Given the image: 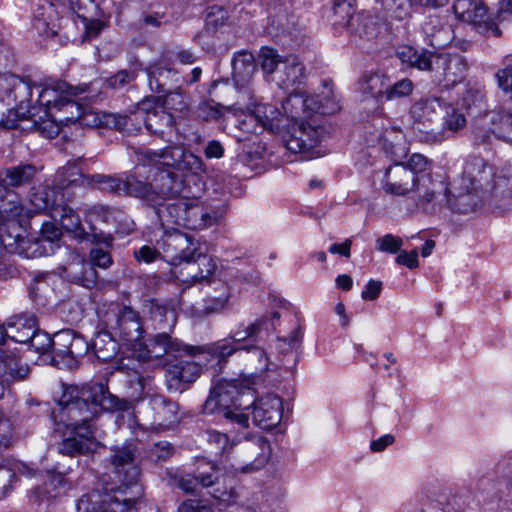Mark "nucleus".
<instances>
[{
	"instance_id": "f257e3e1",
	"label": "nucleus",
	"mask_w": 512,
	"mask_h": 512,
	"mask_svg": "<svg viewBox=\"0 0 512 512\" xmlns=\"http://www.w3.org/2000/svg\"><path fill=\"white\" fill-rule=\"evenodd\" d=\"M58 405L66 410L74 421L72 437L62 441L59 452L68 456L85 455L95 452L100 446L97 428L92 423L100 410H128L142 399L144 386H139L138 394L118 398L109 392L108 386H60Z\"/></svg>"
},
{
	"instance_id": "f03ea898",
	"label": "nucleus",
	"mask_w": 512,
	"mask_h": 512,
	"mask_svg": "<svg viewBox=\"0 0 512 512\" xmlns=\"http://www.w3.org/2000/svg\"><path fill=\"white\" fill-rule=\"evenodd\" d=\"M36 173L35 166L31 164H20L0 171V242L9 253L24 257L37 253V249L29 252L37 243H32L25 236L30 211L10 188L29 184Z\"/></svg>"
},
{
	"instance_id": "7ed1b4c3",
	"label": "nucleus",
	"mask_w": 512,
	"mask_h": 512,
	"mask_svg": "<svg viewBox=\"0 0 512 512\" xmlns=\"http://www.w3.org/2000/svg\"><path fill=\"white\" fill-rule=\"evenodd\" d=\"M272 446L261 434H247L233 440L228 449L227 464L235 473L252 474L262 470L270 461Z\"/></svg>"
},
{
	"instance_id": "20e7f679",
	"label": "nucleus",
	"mask_w": 512,
	"mask_h": 512,
	"mask_svg": "<svg viewBox=\"0 0 512 512\" xmlns=\"http://www.w3.org/2000/svg\"><path fill=\"white\" fill-rule=\"evenodd\" d=\"M182 192V179L171 172L160 173L153 183H146L132 174H123L122 194L139 198L148 206L159 199Z\"/></svg>"
},
{
	"instance_id": "39448f33",
	"label": "nucleus",
	"mask_w": 512,
	"mask_h": 512,
	"mask_svg": "<svg viewBox=\"0 0 512 512\" xmlns=\"http://www.w3.org/2000/svg\"><path fill=\"white\" fill-rule=\"evenodd\" d=\"M305 79V67L295 55L286 56L282 68L272 77V82L289 94L283 101L282 108L291 117H294V105H298L300 108H310V102L313 100L300 91Z\"/></svg>"
},
{
	"instance_id": "423d86ee",
	"label": "nucleus",
	"mask_w": 512,
	"mask_h": 512,
	"mask_svg": "<svg viewBox=\"0 0 512 512\" xmlns=\"http://www.w3.org/2000/svg\"><path fill=\"white\" fill-rule=\"evenodd\" d=\"M359 88L363 95L381 103L409 96L413 91L414 84L408 78L391 82L390 77L385 73L367 72L359 80Z\"/></svg>"
},
{
	"instance_id": "0eeeda50",
	"label": "nucleus",
	"mask_w": 512,
	"mask_h": 512,
	"mask_svg": "<svg viewBox=\"0 0 512 512\" xmlns=\"http://www.w3.org/2000/svg\"><path fill=\"white\" fill-rule=\"evenodd\" d=\"M56 184L60 189H67L69 186L99 187L100 189L122 194L123 175L110 176L104 174L86 175L76 164L67 163L57 171Z\"/></svg>"
},
{
	"instance_id": "6e6552de",
	"label": "nucleus",
	"mask_w": 512,
	"mask_h": 512,
	"mask_svg": "<svg viewBox=\"0 0 512 512\" xmlns=\"http://www.w3.org/2000/svg\"><path fill=\"white\" fill-rule=\"evenodd\" d=\"M140 155L144 165H161L181 172L193 173L204 169V163L199 156L179 145L166 147L158 151L141 150Z\"/></svg>"
},
{
	"instance_id": "1a4fd4ad",
	"label": "nucleus",
	"mask_w": 512,
	"mask_h": 512,
	"mask_svg": "<svg viewBox=\"0 0 512 512\" xmlns=\"http://www.w3.org/2000/svg\"><path fill=\"white\" fill-rule=\"evenodd\" d=\"M498 87L505 93H510V105L506 109L488 111V120L494 127L495 138L512 143V55L504 60V67L495 75Z\"/></svg>"
},
{
	"instance_id": "9d476101",
	"label": "nucleus",
	"mask_w": 512,
	"mask_h": 512,
	"mask_svg": "<svg viewBox=\"0 0 512 512\" xmlns=\"http://www.w3.org/2000/svg\"><path fill=\"white\" fill-rule=\"evenodd\" d=\"M108 328L111 333L119 340L125 342L131 349L137 352L143 348L144 344L141 342L144 329L141 317L131 307H123L115 314L114 318L108 322Z\"/></svg>"
},
{
	"instance_id": "9b49d317",
	"label": "nucleus",
	"mask_w": 512,
	"mask_h": 512,
	"mask_svg": "<svg viewBox=\"0 0 512 512\" xmlns=\"http://www.w3.org/2000/svg\"><path fill=\"white\" fill-rule=\"evenodd\" d=\"M448 193L449 188L444 181L423 176L412 195L416 208L432 215L446 207Z\"/></svg>"
},
{
	"instance_id": "f8f14e48",
	"label": "nucleus",
	"mask_w": 512,
	"mask_h": 512,
	"mask_svg": "<svg viewBox=\"0 0 512 512\" xmlns=\"http://www.w3.org/2000/svg\"><path fill=\"white\" fill-rule=\"evenodd\" d=\"M161 258L171 265L190 261L197 253L199 243L188 234L178 230L166 232L158 241Z\"/></svg>"
},
{
	"instance_id": "ddd939ff",
	"label": "nucleus",
	"mask_w": 512,
	"mask_h": 512,
	"mask_svg": "<svg viewBox=\"0 0 512 512\" xmlns=\"http://www.w3.org/2000/svg\"><path fill=\"white\" fill-rule=\"evenodd\" d=\"M196 346L183 343L180 339L174 338L166 330L161 331L151 337L148 344L141 348L136 357L139 360H150L152 358H162L165 355L178 357L183 354L195 356Z\"/></svg>"
},
{
	"instance_id": "4468645a",
	"label": "nucleus",
	"mask_w": 512,
	"mask_h": 512,
	"mask_svg": "<svg viewBox=\"0 0 512 512\" xmlns=\"http://www.w3.org/2000/svg\"><path fill=\"white\" fill-rule=\"evenodd\" d=\"M468 64L466 59L458 54L442 53L431 54V68L434 80L443 83L445 87H452L460 83L466 75Z\"/></svg>"
},
{
	"instance_id": "2eb2a0df",
	"label": "nucleus",
	"mask_w": 512,
	"mask_h": 512,
	"mask_svg": "<svg viewBox=\"0 0 512 512\" xmlns=\"http://www.w3.org/2000/svg\"><path fill=\"white\" fill-rule=\"evenodd\" d=\"M453 11L459 20L472 24L477 32L486 36H501L495 22L484 20L487 9L482 0H454Z\"/></svg>"
},
{
	"instance_id": "dca6fc26",
	"label": "nucleus",
	"mask_w": 512,
	"mask_h": 512,
	"mask_svg": "<svg viewBox=\"0 0 512 512\" xmlns=\"http://www.w3.org/2000/svg\"><path fill=\"white\" fill-rule=\"evenodd\" d=\"M324 127L301 121L285 141L286 148L292 153L305 154L308 157H315L319 152L314 149L320 144L325 135Z\"/></svg>"
},
{
	"instance_id": "f3484780",
	"label": "nucleus",
	"mask_w": 512,
	"mask_h": 512,
	"mask_svg": "<svg viewBox=\"0 0 512 512\" xmlns=\"http://www.w3.org/2000/svg\"><path fill=\"white\" fill-rule=\"evenodd\" d=\"M422 178L414 175L405 163L395 162L384 173L382 189L393 196H407L413 194Z\"/></svg>"
},
{
	"instance_id": "a211bd4d",
	"label": "nucleus",
	"mask_w": 512,
	"mask_h": 512,
	"mask_svg": "<svg viewBox=\"0 0 512 512\" xmlns=\"http://www.w3.org/2000/svg\"><path fill=\"white\" fill-rule=\"evenodd\" d=\"M495 172L489 163L479 156H469L465 160L462 175L459 181L465 187H472V190L483 193V199L487 196Z\"/></svg>"
},
{
	"instance_id": "6ab92c4d",
	"label": "nucleus",
	"mask_w": 512,
	"mask_h": 512,
	"mask_svg": "<svg viewBox=\"0 0 512 512\" xmlns=\"http://www.w3.org/2000/svg\"><path fill=\"white\" fill-rule=\"evenodd\" d=\"M442 128L438 130H419V139L428 144H440L449 138V133H456L466 126L465 115L456 107L444 102Z\"/></svg>"
},
{
	"instance_id": "aec40b11",
	"label": "nucleus",
	"mask_w": 512,
	"mask_h": 512,
	"mask_svg": "<svg viewBox=\"0 0 512 512\" xmlns=\"http://www.w3.org/2000/svg\"><path fill=\"white\" fill-rule=\"evenodd\" d=\"M148 85L151 91L164 93L163 95L179 93L183 97L180 86L185 80L179 73L163 61L150 64L147 69Z\"/></svg>"
},
{
	"instance_id": "412c9836",
	"label": "nucleus",
	"mask_w": 512,
	"mask_h": 512,
	"mask_svg": "<svg viewBox=\"0 0 512 512\" xmlns=\"http://www.w3.org/2000/svg\"><path fill=\"white\" fill-rule=\"evenodd\" d=\"M282 417V399L274 394H266L259 398L252 410L253 423L263 430L276 428Z\"/></svg>"
},
{
	"instance_id": "4be33fe9",
	"label": "nucleus",
	"mask_w": 512,
	"mask_h": 512,
	"mask_svg": "<svg viewBox=\"0 0 512 512\" xmlns=\"http://www.w3.org/2000/svg\"><path fill=\"white\" fill-rule=\"evenodd\" d=\"M485 200L496 208L512 210V167H502L495 172Z\"/></svg>"
},
{
	"instance_id": "5701e85b",
	"label": "nucleus",
	"mask_w": 512,
	"mask_h": 512,
	"mask_svg": "<svg viewBox=\"0 0 512 512\" xmlns=\"http://www.w3.org/2000/svg\"><path fill=\"white\" fill-rule=\"evenodd\" d=\"M190 193L186 190L182 182V192L177 195H171L164 199H159V203L151 205L154 209L155 215L159 220L162 227H169L170 225H179L183 221L185 198H190Z\"/></svg>"
},
{
	"instance_id": "b1692460",
	"label": "nucleus",
	"mask_w": 512,
	"mask_h": 512,
	"mask_svg": "<svg viewBox=\"0 0 512 512\" xmlns=\"http://www.w3.org/2000/svg\"><path fill=\"white\" fill-rule=\"evenodd\" d=\"M89 89L88 84H81L78 86H71L64 81H57L54 84L43 87L37 98V102L45 106L47 113L52 116V109H58L65 98L68 96H81Z\"/></svg>"
},
{
	"instance_id": "393cba45",
	"label": "nucleus",
	"mask_w": 512,
	"mask_h": 512,
	"mask_svg": "<svg viewBox=\"0 0 512 512\" xmlns=\"http://www.w3.org/2000/svg\"><path fill=\"white\" fill-rule=\"evenodd\" d=\"M483 202H487L483 199V193L472 190V187L464 188V184L459 181L454 192L451 194L449 191L446 207L454 213L468 214L475 212Z\"/></svg>"
},
{
	"instance_id": "a878e982",
	"label": "nucleus",
	"mask_w": 512,
	"mask_h": 512,
	"mask_svg": "<svg viewBox=\"0 0 512 512\" xmlns=\"http://www.w3.org/2000/svg\"><path fill=\"white\" fill-rule=\"evenodd\" d=\"M155 330H173L177 323V313L171 301L150 299L145 303Z\"/></svg>"
},
{
	"instance_id": "bb28decb",
	"label": "nucleus",
	"mask_w": 512,
	"mask_h": 512,
	"mask_svg": "<svg viewBox=\"0 0 512 512\" xmlns=\"http://www.w3.org/2000/svg\"><path fill=\"white\" fill-rule=\"evenodd\" d=\"M185 107L186 103L184 102V98L179 93L150 96L144 98L138 103L137 112H135L133 116L137 119L139 115H145L144 117H148L149 114L158 113V111H162L164 109L182 111Z\"/></svg>"
},
{
	"instance_id": "cd10ccee",
	"label": "nucleus",
	"mask_w": 512,
	"mask_h": 512,
	"mask_svg": "<svg viewBox=\"0 0 512 512\" xmlns=\"http://www.w3.org/2000/svg\"><path fill=\"white\" fill-rule=\"evenodd\" d=\"M111 461L119 479L126 485L137 481L140 472L134 464V450L130 446L115 449Z\"/></svg>"
},
{
	"instance_id": "c85d7f7f",
	"label": "nucleus",
	"mask_w": 512,
	"mask_h": 512,
	"mask_svg": "<svg viewBox=\"0 0 512 512\" xmlns=\"http://www.w3.org/2000/svg\"><path fill=\"white\" fill-rule=\"evenodd\" d=\"M59 27V14L54 4L46 2L36 10L33 29L39 36L53 37L57 34Z\"/></svg>"
},
{
	"instance_id": "c756f323",
	"label": "nucleus",
	"mask_w": 512,
	"mask_h": 512,
	"mask_svg": "<svg viewBox=\"0 0 512 512\" xmlns=\"http://www.w3.org/2000/svg\"><path fill=\"white\" fill-rule=\"evenodd\" d=\"M186 262L189 264L191 284L209 283L217 269L214 258L201 251L200 245L197 247V253L193 255V258Z\"/></svg>"
},
{
	"instance_id": "7c9ffc66",
	"label": "nucleus",
	"mask_w": 512,
	"mask_h": 512,
	"mask_svg": "<svg viewBox=\"0 0 512 512\" xmlns=\"http://www.w3.org/2000/svg\"><path fill=\"white\" fill-rule=\"evenodd\" d=\"M236 388L239 386H213L203 408L206 413L221 412L234 408Z\"/></svg>"
},
{
	"instance_id": "2f4dec72",
	"label": "nucleus",
	"mask_w": 512,
	"mask_h": 512,
	"mask_svg": "<svg viewBox=\"0 0 512 512\" xmlns=\"http://www.w3.org/2000/svg\"><path fill=\"white\" fill-rule=\"evenodd\" d=\"M444 101L438 97L423 98L416 101L410 108V115L417 125L426 127L434 122L442 111Z\"/></svg>"
},
{
	"instance_id": "473e14b6",
	"label": "nucleus",
	"mask_w": 512,
	"mask_h": 512,
	"mask_svg": "<svg viewBox=\"0 0 512 512\" xmlns=\"http://www.w3.org/2000/svg\"><path fill=\"white\" fill-rule=\"evenodd\" d=\"M6 326L13 341L26 344L35 333L38 323L34 314L23 313L11 317Z\"/></svg>"
},
{
	"instance_id": "72a5a7b5",
	"label": "nucleus",
	"mask_w": 512,
	"mask_h": 512,
	"mask_svg": "<svg viewBox=\"0 0 512 512\" xmlns=\"http://www.w3.org/2000/svg\"><path fill=\"white\" fill-rule=\"evenodd\" d=\"M202 372L203 367L195 361L180 362L158 369V373L164 374L168 381H181L185 384L195 382Z\"/></svg>"
},
{
	"instance_id": "f704fd0d",
	"label": "nucleus",
	"mask_w": 512,
	"mask_h": 512,
	"mask_svg": "<svg viewBox=\"0 0 512 512\" xmlns=\"http://www.w3.org/2000/svg\"><path fill=\"white\" fill-rule=\"evenodd\" d=\"M0 86L15 100L31 101L33 88H40L38 85H32L27 79L21 78L15 74H5L0 77Z\"/></svg>"
},
{
	"instance_id": "c9c22d12",
	"label": "nucleus",
	"mask_w": 512,
	"mask_h": 512,
	"mask_svg": "<svg viewBox=\"0 0 512 512\" xmlns=\"http://www.w3.org/2000/svg\"><path fill=\"white\" fill-rule=\"evenodd\" d=\"M144 123L146 129L151 134L157 135L166 141H170L175 126V119L166 109L144 117Z\"/></svg>"
},
{
	"instance_id": "e433bc0d",
	"label": "nucleus",
	"mask_w": 512,
	"mask_h": 512,
	"mask_svg": "<svg viewBox=\"0 0 512 512\" xmlns=\"http://www.w3.org/2000/svg\"><path fill=\"white\" fill-rule=\"evenodd\" d=\"M232 75L237 85H245L250 82L256 71L255 59L252 53L241 51L232 59Z\"/></svg>"
},
{
	"instance_id": "4c0bfd02",
	"label": "nucleus",
	"mask_w": 512,
	"mask_h": 512,
	"mask_svg": "<svg viewBox=\"0 0 512 512\" xmlns=\"http://www.w3.org/2000/svg\"><path fill=\"white\" fill-rule=\"evenodd\" d=\"M183 221L180 226L187 227L192 230H200L206 228L211 223V217L204 212L203 208L196 202L185 198Z\"/></svg>"
},
{
	"instance_id": "58836bf2",
	"label": "nucleus",
	"mask_w": 512,
	"mask_h": 512,
	"mask_svg": "<svg viewBox=\"0 0 512 512\" xmlns=\"http://www.w3.org/2000/svg\"><path fill=\"white\" fill-rule=\"evenodd\" d=\"M51 217L59 221L61 226L68 232L74 233L78 238H84V229L82 227L79 215L67 205H58Z\"/></svg>"
},
{
	"instance_id": "ea45409f",
	"label": "nucleus",
	"mask_w": 512,
	"mask_h": 512,
	"mask_svg": "<svg viewBox=\"0 0 512 512\" xmlns=\"http://www.w3.org/2000/svg\"><path fill=\"white\" fill-rule=\"evenodd\" d=\"M67 276L72 282L86 288H93L97 284L98 278L95 267L84 260H78L70 264L69 274Z\"/></svg>"
},
{
	"instance_id": "a19ab883",
	"label": "nucleus",
	"mask_w": 512,
	"mask_h": 512,
	"mask_svg": "<svg viewBox=\"0 0 512 512\" xmlns=\"http://www.w3.org/2000/svg\"><path fill=\"white\" fill-rule=\"evenodd\" d=\"M30 202L37 211H50L51 214L60 205L57 202V192L48 185L33 187L30 194Z\"/></svg>"
},
{
	"instance_id": "79ce46f5",
	"label": "nucleus",
	"mask_w": 512,
	"mask_h": 512,
	"mask_svg": "<svg viewBox=\"0 0 512 512\" xmlns=\"http://www.w3.org/2000/svg\"><path fill=\"white\" fill-rule=\"evenodd\" d=\"M95 356L101 361H109L118 352L117 338L109 331H101L96 334L92 343Z\"/></svg>"
},
{
	"instance_id": "37998d69",
	"label": "nucleus",
	"mask_w": 512,
	"mask_h": 512,
	"mask_svg": "<svg viewBox=\"0 0 512 512\" xmlns=\"http://www.w3.org/2000/svg\"><path fill=\"white\" fill-rule=\"evenodd\" d=\"M0 373L12 381H24L30 368L14 355L0 354Z\"/></svg>"
},
{
	"instance_id": "c03bdc74",
	"label": "nucleus",
	"mask_w": 512,
	"mask_h": 512,
	"mask_svg": "<svg viewBox=\"0 0 512 512\" xmlns=\"http://www.w3.org/2000/svg\"><path fill=\"white\" fill-rule=\"evenodd\" d=\"M431 52L426 50L418 51L411 46H400L396 51L397 57L402 63H406L411 67L419 70H427L431 68Z\"/></svg>"
},
{
	"instance_id": "a18cd8bd",
	"label": "nucleus",
	"mask_w": 512,
	"mask_h": 512,
	"mask_svg": "<svg viewBox=\"0 0 512 512\" xmlns=\"http://www.w3.org/2000/svg\"><path fill=\"white\" fill-rule=\"evenodd\" d=\"M239 348L232 342L222 340L215 343L196 346L195 356L207 354L215 358L219 363L225 362L228 357L233 355Z\"/></svg>"
},
{
	"instance_id": "49530a36",
	"label": "nucleus",
	"mask_w": 512,
	"mask_h": 512,
	"mask_svg": "<svg viewBox=\"0 0 512 512\" xmlns=\"http://www.w3.org/2000/svg\"><path fill=\"white\" fill-rule=\"evenodd\" d=\"M493 137H495L494 127L488 120L487 112L483 115H478L471 132L473 144L476 146L488 145L491 143Z\"/></svg>"
},
{
	"instance_id": "de8ad7c7",
	"label": "nucleus",
	"mask_w": 512,
	"mask_h": 512,
	"mask_svg": "<svg viewBox=\"0 0 512 512\" xmlns=\"http://www.w3.org/2000/svg\"><path fill=\"white\" fill-rule=\"evenodd\" d=\"M303 339V330L301 326L295 328L288 337L278 338L276 349L280 354L291 357V363L296 364V350L300 347ZM287 363H290L288 360Z\"/></svg>"
},
{
	"instance_id": "09e8293b",
	"label": "nucleus",
	"mask_w": 512,
	"mask_h": 512,
	"mask_svg": "<svg viewBox=\"0 0 512 512\" xmlns=\"http://www.w3.org/2000/svg\"><path fill=\"white\" fill-rule=\"evenodd\" d=\"M256 120L261 126V129L272 130L281 116V112L272 104L258 103L255 104L251 110Z\"/></svg>"
},
{
	"instance_id": "8fccbe9b",
	"label": "nucleus",
	"mask_w": 512,
	"mask_h": 512,
	"mask_svg": "<svg viewBox=\"0 0 512 512\" xmlns=\"http://www.w3.org/2000/svg\"><path fill=\"white\" fill-rule=\"evenodd\" d=\"M260 65L266 76L267 81H272V77L282 68L285 57L269 47H263L259 54Z\"/></svg>"
},
{
	"instance_id": "3c124183",
	"label": "nucleus",
	"mask_w": 512,
	"mask_h": 512,
	"mask_svg": "<svg viewBox=\"0 0 512 512\" xmlns=\"http://www.w3.org/2000/svg\"><path fill=\"white\" fill-rule=\"evenodd\" d=\"M106 492L103 494L99 512H126L132 505L136 503L135 500L128 499L122 495V492Z\"/></svg>"
},
{
	"instance_id": "603ef678",
	"label": "nucleus",
	"mask_w": 512,
	"mask_h": 512,
	"mask_svg": "<svg viewBox=\"0 0 512 512\" xmlns=\"http://www.w3.org/2000/svg\"><path fill=\"white\" fill-rule=\"evenodd\" d=\"M378 4L385 17L395 20L408 18L413 6L409 0H378Z\"/></svg>"
},
{
	"instance_id": "864d4df0",
	"label": "nucleus",
	"mask_w": 512,
	"mask_h": 512,
	"mask_svg": "<svg viewBox=\"0 0 512 512\" xmlns=\"http://www.w3.org/2000/svg\"><path fill=\"white\" fill-rule=\"evenodd\" d=\"M80 96H68L62 101V104L58 107V112H64L62 117H56L54 114L52 117L54 121H66V122H74L80 120L84 117L85 112L83 107L75 101L73 98H79Z\"/></svg>"
},
{
	"instance_id": "5fc2aeb1",
	"label": "nucleus",
	"mask_w": 512,
	"mask_h": 512,
	"mask_svg": "<svg viewBox=\"0 0 512 512\" xmlns=\"http://www.w3.org/2000/svg\"><path fill=\"white\" fill-rule=\"evenodd\" d=\"M132 121V116L103 112L95 117L94 124L119 131H129L128 125Z\"/></svg>"
},
{
	"instance_id": "6e6d98bb",
	"label": "nucleus",
	"mask_w": 512,
	"mask_h": 512,
	"mask_svg": "<svg viewBox=\"0 0 512 512\" xmlns=\"http://www.w3.org/2000/svg\"><path fill=\"white\" fill-rule=\"evenodd\" d=\"M69 4L81 20H91L102 15L99 0H69Z\"/></svg>"
},
{
	"instance_id": "4d7b16f0",
	"label": "nucleus",
	"mask_w": 512,
	"mask_h": 512,
	"mask_svg": "<svg viewBox=\"0 0 512 512\" xmlns=\"http://www.w3.org/2000/svg\"><path fill=\"white\" fill-rule=\"evenodd\" d=\"M69 489V484L61 473L48 472L44 482V494L48 498H56Z\"/></svg>"
},
{
	"instance_id": "13d9d810",
	"label": "nucleus",
	"mask_w": 512,
	"mask_h": 512,
	"mask_svg": "<svg viewBox=\"0 0 512 512\" xmlns=\"http://www.w3.org/2000/svg\"><path fill=\"white\" fill-rule=\"evenodd\" d=\"M153 409L156 411L162 423H172L177 419V404L173 401L165 400L161 396H156L152 400Z\"/></svg>"
},
{
	"instance_id": "bf43d9fd",
	"label": "nucleus",
	"mask_w": 512,
	"mask_h": 512,
	"mask_svg": "<svg viewBox=\"0 0 512 512\" xmlns=\"http://www.w3.org/2000/svg\"><path fill=\"white\" fill-rule=\"evenodd\" d=\"M257 400L256 392L252 386H239V388H236L234 409L241 411L254 409Z\"/></svg>"
},
{
	"instance_id": "052dcab7",
	"label": "nucleus",
	"mask_w": 512,
	"mask_h": 512,
	"mask_svg": "<svg viewBox=\"0 0 512 512\" xmlns=\"http://www.w3.org/2000/svg\"><path fill=\"white\" fill-rule=\"evenodd\" d=\"M89 348L88 342L82 336L76 335L65 359L68 367H75L78 363V359L86 355Z\"/></svg>"
},
{
	"instance_id": "680f3d73",
	"label": "nucleus",
	"mask_w": 512,
	"mask_h": 512,
	"mask_svg": "<svg viewBox=\"0 0 512 512\" xmlns=\"http://www.w3.org/2000/svg\"><path fill=\"white\" fill-rule=\"evenodd\" d=\"M406 167L413 172L414 175L420 177L433 178L430 173V161L422 154H412L408 162L405 163Z\"/></svg>"
},
{
	"instance_id": "e2e57ef3",
	"label": "nucleus",
	"mask_w": 512,
	"mask_h": 512,
	"mask_svg": "<svg viewBox=\"0 0 512 512\" xmlns=\"http://www.w3.org/2000/svg\"><path fill=\"white\" fill-rule=\"evenodd\" d=\"M317 98L318 106L312 109L321 114H334L341 109L339 100L331 90H327V93L323 92Z\"/></svg>"
},
{
	"instance_id": "0e129e2a",
	"label": "nucleus",
	"mask_w": 512,
	"mask_h": 512,
	"mask_svg": "<svg viewBox=\"0 0 512 512\" xmlns=\"http://www.w3.org/2000/svg\"><path fill=\"white\" fill-rule=\"evenodd\" d=\"M75 336V332L70 329L55 333V339H53L55 344L53 348L58 355H63L64 360L66 359Z\"/></svg>"
},
{
	"instance_id": "69168bd1",
	"label": "nucleus",
	"mask_w": 512,
	"mask_h": 512,
	"mask_svg": "<svg viewBox=\"0 0 512 512\" xmlns=\"http://www.w3.org/2000/svg\"><path fill=\"white\" fill-rule=\"evenodd\" d=\"M228 19V13L223 6L213 5L207 10L205 23L208 29H217L224 25Z\"/></svg>"
},
{
	"instance_id": "338daca9",
	"label": "nucleus",
	"mask_w": 512,
	"mask_h": 512,
	"mask_svg": "<svg viewBox=\"0 0 512 512\" xmlns=\"http://www.w3.org/2000/svg\"><path fill=\"white\" fill-rule=\"evenodd\" d=\"M27 344L34 348L35 351L45 353L50 348H53L55 343L47 332L40 330L39 326H37L35 333L30 337Z\"/></svg>"
},
{
	"instance_id": "774afa93",
	"label": "nucleus",
	"mask_w": 512,
	"mask_h": 512,
	"mask_svg": "<svg viewBox=\"0 0 512 512\" xmlns=\"http://www.w3.org/2000/svg\"><path fill=\"white\" fill-rule=\"evenodd\" d=\"M102 496L97 491L83 495L77 502V512H99Z\"/></svg>"
}]
</instances>
